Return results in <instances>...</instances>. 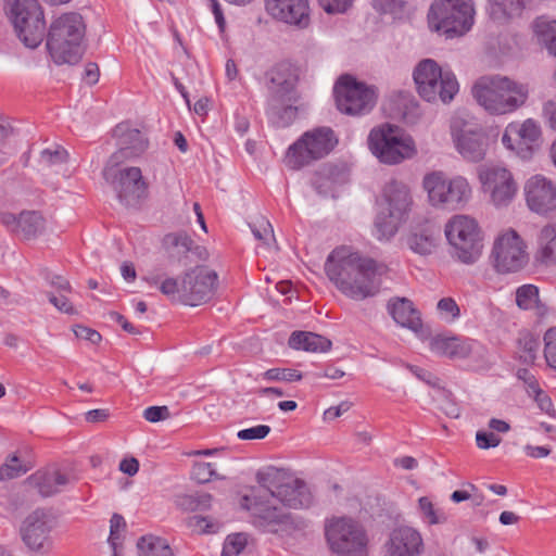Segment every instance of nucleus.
Instances as JSON below:
<instances>
[{
	"mask_svg": "<svg viewBox=\"0 0 556 556\" xmlns=\"http://www.w3.org/2000/svg\"><path fill=\"white\" fill-rule=\"evenodd\" d=\"M188 526L200 533H216L222 523L210 517L192 516L188 518Z\"/></svg>",
	"mask_w": 556,
	"mask_h": 556,
	"instance_id": "obj_48",
	"label": "nucleus"
},
{
	"mask_svg": "<svg viewBox=\"0 0 556 556\" xmlns=\"http://www.w3.org/2000/svg\"><path fill=\"white\" fill-rule=\"evenodd\" d=\"M535 33L542 45L553 55H556V21H545L538 18L535 22Z\"/></svg>",
	"mask_w": 556,
	"mask_h": 556,
	"instance_id": "obj_39",
	"label": "nucleus"
},
{
	"mask_svg": "<svg viewBox=\"0 0 556 556\" xmlns=\"http://www.w3.org/2000/svg\"><path fill=\"white\" fill-rule=\"evenodd\" d=\"M137 548L138 556H174L167 541L152 534L141 536Z\"/></svg>",
	"mask_w": 556,
	"mask_h": 556,
	"instance_id": "obj_36",
	"label": "nucleus"
},
{
	"mask_svg": "<svg viewBox=\"0 0 556 556\" xmlns=\"http://www.w3.org/2000/svg\"><path fill=\"white\" fill-rule=\"evenodd\" d=\"M476 441L479 448L486 450L496 447L501 443V439L493 432L478 431Z\"/></svg>",
	"mask_w": 556,
	"mask_h": 556,
	"instance_id": "obj_59",
	"label": "nucleus"
},
{
	"mask_svg": "<svg viewBox=\"0 0 556 556\" xmlns=\"http://www.w3.org/2000/svg\"><path fill=\"white\" fill-rule=\"evenodd\" d=\"M74 333L77 338L89 341L92 344L99 343L102 339L101 334L97 330L85 326H77L74 329Z\"/></svg>",
	"mask_w": 556,
	"mask_h": 556,
	"instance_id": "obj_62",
	"label": "nucleus"
},
{
	"mask_svg": "<svg viewBox=\"0 0 556 556\" xmlns=\"http://www.w3.org/2000/svg\"><path fill=\"white\" fill-rule=\"evenodd\" d=\"M345 181V172L343 168L325 164L312 178V186L316 192L323 197H334L336 187Z\"/></svg>",
	"mask_w": 556,
	"mask_h": 556,
	"instance_id": "obj_30",
	"label": "nucleus"
},
{
	"mask_svg": "<svg viewBox=\"0 0 556 556\" xmlns=\"http://www.w3.org/2000/svg\"><path fill=\"white\" fill-rule=\"evenodd\" d=\"M125 527L126 522L124 517L119 514H114L110 520V536L108 539L113 551L117 548V541L119 540L118 533L124 530Z\"/></svg>",
	"mask_w": 556,
	"mask_h": 556,
	"instance_id": "obj_54",
	"label": "nucleus"
},
{
	"mask_svg": "<svg viewBox=\"0 0 556 556\" xmlns=\"http://www.w3.org/2000/svg\"><path fill=\"white\" fill-rule=\"evenodd\" d=\"M40 495L48 497L56 494L63 486L68 484L70 479L66 475L58 470L37 471L28 478Z\"/></svg>",
	"mask_w": 556,
	"mask_h": 556,
	"instance_id": "obj_32",
	"label": "nucleus"
},
{
	"mask_svg": "<svg viewBox=\"0 0 556 556\" xmlns=\"http://www.w3.org/2000/svg\"><path fill=\"white\" fill-rule=\"evenodd\" d=\"M49 302L54 305L60 312L65 314H74L75 309L73 305L70 303L68 299L65 295H55L53 293H48Z\"/></svg>",
	"mask_w": 556,
	"mask_h": 556,
	"instance_id": "obj_61",
	"label": "nucleus"
},
{
	"mask_svg": "<svg viewBox=\"0 0 556 556\" xmlns=\"http://www.w3.org/2000/svg\"><path fill=\"white\" fill-rule=\"evenodd\" d=\"M351 408V403L348 401L341 402L337 406L329 407L324 413V418L326 420H333L340 417L342 414L346 413Z\"/></svg>",
	"mask_w": 556,
	"mask_h": 556,
	"instance_id": "obj_63",
	"label": "nucleus"
},
{
	"mask_svg": "<svg viewBox=\"0 0 556 556\" xmlns=\"http://www.w3.org/2000/svg\"><path fill=\"white\" fill-rule=\"evenodd\" d=\"M479 178L496 207L509 205L517 194V184L511 173L504 167L488 166L480 170Z\"/></svg>",
	"mask_w": 556,
	"mask_h": 556,
	"instance_id": "obj_18",
	"label": "nucleus"
},
{
	"mask_svg": "<svg viewBox=\"0 0 556 556\" xmlns=\"http://www.w3.org/2000/svg\"><path fill=\"white\" fill-rule=\"evenodd\" d=\"M247 545V538L242 533L228 535L226 539L222 556H238Z\"/></svg>",
	"mask_w": 556,
	"mask_h": 556,
	"instance_id": "obj_50",
	"label": "nucleus"
},
{
	"mask_svg": "<svg viewBox=\"0 0 556 556\" xmlns=\"http://www.w3.org/2000/svg\"><path fill=\"white\" fill-rule=\"evenodd\" d=\"M519 358L525 364H533L540 348L539 340L531 333H523L518 339Z\"/></svg>",
	"mask_w": 556,
	"mask_h": 556,
	"instance_id": "obj_45",
	"label": "nucleus"
},
{
	"mask_svg": "<svg viewBox=\"0 0 556 556\" xmlns=\"http://www.w3.org/2000/svg\"><path fill=\"white\" fill-rule=\"evenodd\" d=\"M510 131L516 132L517 155L521 160H530L538 148L541 136L539 124L528 118L523 123H510Z\"/></svg>",
	"mask_w": 556,
	"mask_h": 556,
	"instance_id": "obj_25",
	"label": "nucleus"
},
{
	"mask_svg": "<svg viewBox=\"0 0 556 556\" xmlns=\"http://www.w3.org/2000/svg\"><path fill=\"white\" fill-rule=\"evenodd\" d=\"M516 304L521 309H532L535 307L540 313L544 308L540 304L539 288L534 285H523L516 290Z\"/></svg>",
	"mask_w": 556,
	"mask_h": 556,
	"instance_id": "obj_40",
	"label": "nucleus"
},
{
	"mask_svg": "<svg viewBox=\"0 0 556 556\" xmlns=\"http://www.w3.org/2000/svg\"><path fill=\"white\" fill-rule=\"evenodd\" d=\"M288 343L291 349L312 353L328 352L332 345L326 337L309 331H293Z\"/></svg>",
	"mask_w": 556,
	"mask_h": 556,
	"instance_id": "obj_33",
	"label": "nucleus"
},
{
	"mask_svg": "<svg viewBox=\"0 0 556 556\" xmlns=\"http://www.w3.org/2000/svg\"><path fill=\"white\" fill-rule=\"evenodd\" d=\"M266 381H285L293 382L300 381L303 378L302 372L292 368H270L262 374Z\"/></svg>",
	"mask_w": 556,
	"mask_h": 556,
	"instance_id": "obj_46",
	"label": "nucleus"
},
{
	"mask_svg": "<svg viewBox=\"0 0 556 556\" xmlns=\"http://www.w3.org/2000/svg\"><path fill=\"white\" fill-rule=\"evenodd\" d=\"M326 539L338 556H367L368 535L363 525L350 517L332 519L326 526Z\"/></svg>",
	"mask_w": 556,
	"mask_h": 556,
	"instance_id": "obj_9",
	"label": "nucleus"
},
{
	"mask_svg": "<svg viewBox=\"0 0 556 556\" xmlns=\"http://www.w3.org/2000/svg\"><path fill=\"white\" fill-rule=\"evenodd\" d=\"M543 116L549 127L556 129V101L549 100L544 103Z\"/></svg>",
	"mask_w": 556,
	"mask_h": 556,
	"instance_id": "obj_64",
	"label": "nucleus"
},
{
	"mask_svg": "<svg viewBox=\"0 0 556 556\" xmlns=\"http://www.w3.org/2000/svg\"><path fill=\"white\" fill-rule=\"evenodd\" d=\"M325 270L343 294L362 301L379 293L381 276L386 274L387 266L342 245L328 255Z\"/></svg>",
	"mask_w": 556,
	"mask_h": 556,
	"instance_id": "obj_1",
	"label": "nucleus"
},
{
	"mask_svg": "<svg viewBox=\"0 0 556 556\" xmlns=\"http://www.w3.org/2000/svg\"><path fill=\"white\" fill-rule=\"evenodd\" d=\"M266 11L275 20L301 29L311 23L308 0H266Z\"/></svg>",
	"mask_w": 556,
	"mask_h": 556,
	"instance_id": "obj_23",
	"label": "nucleus"
},
{
	"mask_svg": "<svg viewBox=\"0 0 556 556\" xmlns=\"http://www.w3.org/2000/svg\"><path fill=\"white\" fill-rule=\"evenodd\" d=\"M29 469V466L23 465L16 456H12L0 467V480L17 478L26 473Z\"/></svg>",
	"mask_w": 556,
	"mask_h": 556,
	"instance_id": "obj_47",
	"label": "nucleus"
},
{
	"mask_svg": "<svg viewBox=\"0 0 556 556\" xmlns=\"http://www.w3.org/2000/svg\"><path fill=\"white\" fill-rule=\"evenodd\" d=\"M192 477L199 483H206L212 479H222V477L216 473L214 465L212 463L204 462L194 463L192 467Z\"/></svg>",
	"mask_w": 556,
	"mask_h": 556,
	"instance_id": "obj_49",
	"label": "nucleus"
},
{
	"mask_svg": "<svg viewBox=\"0 0 556 556\" xmlns=\"http://www.w3.org/2000/svg\"><path fill=\"white\" fill-rule=\"evenodd\" d=\"M491 258L496 271L517 273L529 262L527 244L516 230L508 229L495 239Z\"/></svg>",
	"mask_w": 556,
	"mask_h": 556,
	"instance_id": "obj_16",
	"label": "nucleus"
},
{
	"mask_svg": "<svg viewBox=\"0 0 556 556\" xmlns=\"http://www.w3.org/2000/svg\"><path fill=\"white\" fill-rule=\"evenodd\" d=\"M143 417L150 422H159L168 419L170 412L167 406H150L143 410Z\"/></svg>",
	"mask_w": 556,
	"mask_h": 556,
	"instance_id": "obj_57",
	"label": "nucleus"
},
{
	"mask_svg": "<svg viewBox=\"0 0 556 556\" xmlns=\"http://www.w3.org/2000/svg\"><path fill=\"white\" fill-rule=\"evenodd\" d=\"M437 308L441 317L448 323L454 321L460 315L459 306L452 298L441 299L437 304Z\"/></svg>",
	"mask_w": 556,
	"mask_h": 556,
	"instance_id": "obj_52",
	"label": "nucleus"
},
{
	"mask_svg": "<svg viewBox=\"0 0 556 556\" xmlns=\"http://www.w3.org/2000/svg\"><path fill=\"white\" fill-rule=\"evenodd\" d=\"M367 142L370 152L383 164H399L417 153L414 140L389 123L372 128Z\"/></svg>",
	"mask_w": 556,
	"mask_h": 556,
	"instance_id": "obj_7",
	"label": "nucleus"
},
{
	"mask_svg": "<svg viewBox=\"0 0 556 556\" xmlns=\"http://www.w3.org/2000/svg\"><path fill=\"white\" fill-rule=\"evenodd\" d=\"M150 286H159L160 292L185 305L198 306L210 301L217 288V274L206 266H195L187 270L181 280L149 274L143 277Z\"/></svg>",
	"mask_w": 556,
	"mask_h": 556,
	"instance_id": "obj_2",
	"label": "nucleus"
},
{
	"mask_svg": "<svg viewBox=\"0 0 556 556\" xmlns=\"http://www.w3.org/2000/svg\"><path fill=\"white\" fill-rule=\"evenodd\" d=\"M535 33L542 45L553 55H556V21H545L538 18L535 22Z\"/></svg>",
	"mask_w": 556,
	"mask_h": 556,
	"instance_id": "obj_38",
	"label": "nucleus"
},
{
	"mask_svg": "<svg viewBox=\"0 0 556 556\" xmlns=\"http://www.w3.org/2000/svg\"><path fill=\"white\" fill-rule=\"evenodd\" d=\"M536 260L546 265H556V222L541 229Z\"/></svg>",
	"mask_w": 556,
	"mask_h": 556,
	"instance_id": "obj_34",
	"label": "nucleus"
},
{
	"mask_svg": "<svg viewBox=\"0 0 556 556\" xmlns=\"http://www.w3.org/2000/svg\"><path fill=\"white\" fill-rule=\"evenodd\" d=\"M529 0H490V14L493 20L504 21L520 14Z\"/></svg>",
	"mask_w": 556,
	"mask_h": 556,
	"instance_id": "obj_37",
	"label": "nucleus"
},
{
	"mask_svg": "<svg viewBox=\"0 0 556 556\" xmlns=\"http://www.w3.org/2000/svg\"><path fill=\"white\" fill-rule=\"evenodd\" d=\"M53 517L45 509H36L25 518L20 532L24 544L31 552L46 555L53 548Z\"/></svg>",
	"mask_w": 556,
	"mask_h": 556,
	"instance_id": "obj_17",
	"label": "nucleus"
},
{
	"mask_svg": "<svg viewBox=\"0 0 556 556\" xmlns=\"http://www.w3.org/2000/svg\"><path fill=\"white\" fill-rule=\"evenodd\" d=\"M418 510L422 520L430 526L445 523L447 520L445 513L437 508L427 496H421L418 500Z\"/></svg>",
	"mask_w": 556,
	"mask_h": 556,
	"instance_id": "obj_43",
	"label": "nucleus"
},
{
	"mask_svg": "<svg viewBox=\"0 0 556 556\" xmlns=\"http://www.w3.org/2000/svg\"><path fill=\"white\" fill-rule=\"evenodd\" d=\"M86 25L76 12L62 14L47 33V48L55 64H76L84 54Z\"/></svg>",
	"mask_w": 556,
	"mask_h": 556,
	"instance_id": "obj_4",
	"label": "nucleus"
},
{
	"mask_svg": "<svg viewBox=\"0 0 556 556\" xmlns=\"http://www.w3.org/2000/svg\"><path fill=\"white\" fill-rule=\"evenodd\" d=\"M529 208L541 215L556 211V184L543 175H534L525 185Z\"/></svg>",
	"mask_w": 556,
	"mask_h": 556,
	"instance_id": "obj_20",
	"label": "nucleus"
},
{
	"mask_svg": "<svg viewBox=\"0 0 556 556\" xmlns=\"http://www.w3.org/2000/svg\"><path fill=\"white\" fill-rule=\"evenodd\" d=\"M517 377L519 380H522L523 383L527 386V392L529 395H532V392H539L540 384L535 379L534 375H532V372L529 369H518Z\"/></svg>",
	"mask_w": 556,
	"mask_h": 556,
	"instance_id": "obj_60",
	"label": "nucleus"
},
{
	"mask_svg": "<svg viewBox=\"0 0 556 556\" xmlns=\"http://www.w3.org/2000/svg\"><path fill=\"white\" fill-rule=\"evenodd\" d=\"M333 92L338 110L348 115L367 114L376 104L375 90L348 74L338 79Z\"/></svg>",
	"mask_w": 556,
	"mask_h": 556,
	"instance_id": "obj_15",
	"label": "nucleus"
},
{
	"mask_svg": "<svg viewBox=\"0 0 556 556\" xmlns=\"http://www.w3.org/2000/svg\"><path fill=\"white\" fill-rule=\"evenodd\" d=\"M413 78L418 94L428 102L447 103L458 92V83L450 71H443L437 61L424 59L414 68Z\"/></svg>",
	"mask_w": 556,
	"mask_h": 556,
	"instance_id": "obj_6",
	"label": "nucleus"
},
{
	"mask_svg": "<svg viewBox=\"0 0 556 556\" xmlns=\"http://www.w3.org/2000/svg\"><path fill=\"white\" fill-rule=\"evenodd\" d=\"M9 18L18 39L28 48H37L46 35L43 9L38 0H15Z\"/></svg>",
	"mask_w": 556,
	"mask_h": 556,
	"instance_id": "obj_11",
	"label": "nucleus"
},
{
	"mask_svg": "<svg viewBox=\"0 0 556 556\" xmlns=\"http://www.w3.org/2000/svg\"><path fill=\"white\" fill-rule=\"evenodd\" d=\"M212 495L202 493L198 495L185 494L176 500L177 506L186 511L206 510L211 507Z\"/></svg>",
	"mask_w": 556,
	"mask_h": 556,
	"instance_id": "obj_44",
	"label": "nucleus"
},
{
	"mask_svg": "<svg viewBox=\"0 0 556 556\" xmlns=\"http://www.w3.org/2000/svg\"><path fill=\"white\" fill-rule=\"evenodd\" d=\"M280 471L270 468L266 472H257L256 479L273 497L278 498L289 508H307L313 503V495L308 485L301 479H291L280 482Z\"/></svg>",
	"mask_w": 556,
	"mask_h": 556,
	"instance_id": "obj_14",
	"label": "nucleus"
},
{
	"mask_svg": "<svg viewBox=\"0 0 556 556\" xmlns=\"http://www.w3.org/2000/svg\"><path fill=\"white\" fill-rule=\"evenodd\" d=\"M108 181H112L119 202L125 206L135 207L147 198L148 184L139 167H126L118 173L112 168Z\"/></svg>",
	"mask_w": 556,
	"mask_h": 556,
	"instance_id": "obj_19",
	"label": "nucleus"
},
{
	"mask_svg": "<svg viewBox=\"0 0 556 556\" xmlns=\"http://www.w3.org/2000/svg\"><path fill=\"white\" fill-rule=\"evenodd\" d=\"M430 350L450 358H466L472 352V341L456 337L435 336L430 340Z\"/></svg>",
	"mask_w": 556,
	"mask_h": 556,
	"instance_id": "obj_31",
	"label": "nucleus"
},
{
	"mask_svg": "<svg viewBox=\"0 0 556 556\" xmlns=\"http://www.w3.org/2000/svg\"><path fill=\"white\" fill-rule=\"evenodd\" d=\"M456 148L464 159L480 162L484 159L488 148L486 138L476 127L464 130L457 138Z\"/></svg>",
	"mask_w": 556,
	"mask_h": 556,
	"instance_id": "obj_28",
	"label": "nucleus"
},
{
	"mask_svg": "<svg viewBox=\"0 0 556 556\" xmlns=\"http://www.w3.org/2000/svg\"><path fill=\"white\" fill-rule=\"evenodd\" d=\"M471 93L486 112L504 115L525 105L529 97V88L507 76L483 75L475 81Z\"/></svg>",
	"mask_w": 556,
	"mask_h": 556,
	"instance_id": "obj_3",
	"label": "nucleus"
},
{
	"mask_svg": "<svg viewBox=\"0 0 556 556\" xmlns=\"http://www.w3.org/2000/svg\"><path fill=\"white\" fill-rule=\"evenodd\" d=\"M387 309L393 320L402 327L417 332L422 326L419 312L407 298L390 299L387 304Z\"/></svg>",
	"mask_w": 556,
	"mask_h": 556,
	"instance_id": "obj_27",
	"label": "nucleus"
},
{
	"mask_svg": "<svg viewBox=\"0 0 556 556\" xmlns=\"http://www.w3.org/2000/svg\"><path fill=\"white\" fill-rule=\"evenodd\" d=\"M424 549L420 533L412 527H397L382 545V556H419Z\"/></svg>",
	"mask_w": 556,
	"mask_h": 556,
	"instance_id": "obj_22",
	"label": "nucleus"
},
{
	"mask_svg": "<svg viewBox=\"0 0 556 556\" xmlns=\"http://www.w3.org/2000/svg\"><path fill=\"white\" fill-rule=\"evenodd\" d=\"M453 255L464 264L475 263L482 253V233L475 218L456 215L445 226Z\"/></svg>",
	"mask_w": 556,
	"mask_h": 556,
	"instance_id": "obj_10",
	"label": "nucleus"
},
{
	"mask_svg": "<svg viewBox=\"0 0 556 556\" xmlns=\"http://www.w3.org/2000/svg\"><path fill=\"white\" fill-rule=\"evenodd\" d=\"M67 159V151L60 147L55 150L45 149L40 153V163L47 167L66 163Z\"/></svg>",
	"mask_w": 556,
	"mask_h": 556,
	"instance_id": "obj_53",
	"label": "nucleus"
},
{
	"mask_svg": "<svg viewBox=\"0 0 556 556\" xmlns=\"http://www.w3.org/2000/svg\"><path fill=\"white\" fill-rule=\"evenodd\" d=\"M407 244L413 252L420 255L431 254L437 245L434 237L427 230L413 232L407 238Z\"/></svg>",
	"mask_w": 556,
	"mask_h": 556,
	"instance_id": "obj_42",
	"label": "nucleus"
},
{
	"mask_svg": "<svg viewBox=\"0 0 556 556\" xmlns=\"http://www.w3.org/2000/svg\"><path fill=\"white\" fill-rule=\"evenodd\" d=\"M544 343V357L546 363L556 371V327H552L545 332Z\"/></svg>",
	"mask_w": 556,
	"mask_h": 556,
	"instance_id": "obj_51",
	"label": "nucleus"
},
{
	"mask_svg": "<svg viewBox=\"0 0 556 556\" xmlns=\"http://www.w3.org/2000/svg\"><path fill=\"white\" fill-rule=\"evenodd\" d=\"M251 501L249 495H244L241 505L252 511L257 525L264 530L276 533L279 531V526L289 523V514L282 513L277 507L263 506L256 502L251 503Z\"/></svg>",
	"mask_w": 556,
	"mask_h": 556,
	"instance_id": "obj_26",
	"label": "nucleus"
},
{
	"mask_svg": "<svg viewBox=\"0 0 556 556\" xmlns=\"http://www.w3.org/2000/svg\"><path fill=\"white\" fill-rule=\"evenodd\" d=\"M270 432L267 425H258L252 428L242 429L237 433L238 439L243 441L261 440L266 438Z\"/></svg>",
	"mask_w": 556,
	"mask_h": 556,
	"instance_id": "obj_55",
	"label": "nucleus"
},
{
	"mask_svg": "<svg viewBox=\"0 0 556 556\" xmlns=\"http://www.w3.org/2000/svg\"><path fill=\"white\" fill-rule=\"evenodd\" d=\"M115 132L119 136V149L110 156L103 169L105 180L110 179L112 168L126 160L139 156L148 147L147 139L138 129H124L123 126H117Z\"/></svg>",
	"mask_w": 556,
	"mask_h": 556,
	"instance_id": "obj_21",
	"label": "nucleus"
},
{
	"mask_svg": "<svg viewBox=\"0 0 556 556\" xmlns=\"http://www.w3.org/2000/svg\"><path fill=\"white\" fill-rule=\"evenodd\" d=\"M268 98L293 99L296 96L298 75L288 63H279L266 73Z\"/></svg>",
	"mask_w": 556,
	"mask_h": 556,
	"instance_id": "obj_24",
	"label": "nucleus"
},
{
	"mask_svg": "<svg viewBox=\"0 0 556 556\" xmlns=\"http://www.w3.org/2000/svg\"><path fill=\"white\" fill-rule=\"evenodd\" d=\"M425 190L433 205L448 208L464 206L471 198V187L463 176L447 179L442 172H432L424 177Z\"/></svg>",
	"mask_w": 556,
	"mask_h": 556,
	"instance_id": "obj_13",
	"label": "nucleus"
},
{
	"mask_svg": "<svg viewBox=\"0 0 556 556\" xmlns=\"http://www.w3.org/2000/svg\"><path fill=\"white\" fill-rule=\"evenodd\" d=\"M337 143L338 139L330 127H316L305 131L288 148L286 165L293 170L301 169L327 156Z\"/></svg>",
	"mask_w": 556,
	"mask_h": 556,
	"instance_id": "obj_8",
	"label": "nucleus"
},
{
	"mask_svg": "<svg viewBox=\"0 0 556 556\" xmlns=\"http://www.w3.org/2000/svg\"><path fill=\"white\" fill-rule=\"evenodd\" d=\"M374 8L381 13L396 14L402 12L403 0H374Z\"/></svg>",
	"mask_w": 556,
	"mask_h": 556,
	"instance_id": "obj_58",
	"label": "nucleus"
},
{
	"mask_svg": "<svg viewBox=\"0 0 556 556\" xmlns=\"http://www.w3.org/2000/svg\"><path fill=\"white\" fill-rule=\"evenodd\" d=\"M475 8L471 0H437L428 13L429 25L447 38L465 35L473 25Z\"/></svg>",
	"mask_w": 556,
	"mask_h": 556,
	"instance_id": "obj_5",
	"label": "nucleus"
},
{
	"mask_svg": "<svg viewBox=\"0 0 556 556\" xmlns=\"http://www.w3.org/2000/svg\"><path fill=\"white\" fill-rule=\"evenodd\" d=\"M298 101V97L293 99H267L266 114L270 124L277 128H286L290 126L296 118L299 108L293 105Z\"/></svg>",
	"mask_w": 556,
	"mask_h": 556,
	"instance_id": "obj_29",
	"label": "nucleus"
},
{
	"mask_svg": "<svg viewBox=\"0 0 556 556\" xmlns=\"http://www.w3.org/2000/svg\"><path fill=\"white\" fill-rule=\"evenodd\" d=\"M193 243L191 237L185 231L167 233L163 238V247L169 260L176 258L178 262L187 258L188 253L192 250Z\"/></svg>",
	"mask_w": 556,
	"mask_h": 556,
	"instance_id": "obj_35",
	"label": "nucleus"
},
{
	"mask_svg": "<svg viewBox=\"0 0 556 556\" xmlns=\"http://www.w3.org/2000/svg\"><path fill=\"white\" fill-rule=\"evenodd\" d=\"M354 0H318L320 7L330 14L344 13Z\"/></svg>",
	"mask_w": 556,
	"mask_h": 556,
	"instance_id": "obj_56",
	"label": "nucleus"
},
{
	"mask_svg": "<svg viewBox=\"0 0 556 556\" xmlns=\"http://www.w3.org/2000/svg\"><path fill=\"white\" fill-rule=\"evenodd\" d=\"M43 227L45 220L39 213L28 211L20 214L18 230L25 236V238L30 239L37 236L42 231Z\"/></svg>",
	"mask_w": 556,
	"mask_h": 556,
	"instance_id": "obj_41",
	"label": "nucleus"
},
{
	"mask_svg": "<svg viewBox=\"0 0 556 556\" xmlns=\"http://www.w3.org/2000/svg\"><path fill=\"white\" fill-rule=\"evenodd\" d=\"M383 199L387 208L377 215L375 226L379 238L390 239L406 218L412 204V197L408 187L404 182L392 179L383 188Z\"/></svg>",
	"mask_w": 556,
	"mask_h": 556,
	"instance_id": "obj_12",
	"label": "nucleus"
}]
</instances>
